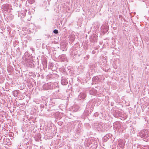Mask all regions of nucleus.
<instances>
[{"mask_svg": "<svg viewBox=\"0 0 149 149\" xmlns=\"http://www.w3.org/2000/svg\"><path fill=\"white\" fill-rule=\"evenodd\" d=\"M138 134L141 138L146 139L149 137V131L146 130H143L140 132Z\"/></svg>", "mask_w": 149, "mask_h": 149, "instance_id": "nucleus-1", "label": "nucleus"}, {"mask_svg": "<svg viewBox=\"0 0 149 149\" xmlns=\"http://www.w3.org/2000/svg\"><path fill=\"white\" fill-rule=\"evenodd\" d=\"M53 32L55 34H57L58 33V31L57 29L54 30Z\"/></svg>", "mask_w": 149, "mask_h": 149, "instance_id": "nucleus-16", "label": "nucleus"}, {"mask_svg": "<svg viewBox=\"0 0 149 149\" xmlns=\"http://www.w3.org/2000/svg\"><path fill=\"white\" fill-rule=\"evenodd\" d=\"M59 57L60 60L62 61H64L65 58V56L63 54L60 55Z\"/></svg>", "mask_w": 149, "mask_h": 149, "instance_id": "nucleus-11", "label": "nucleus"}, {"mask_svg": "<svg viewBox=\"0 0 149 149\" xmlns=\"http://www.w3.org/2000/svg\"><path fill=\"white\" fill-rule=\"evenodd\" d=\"M53 88V86L51 83L45 84L43 85L42 89L44 90H48Z\"/></svg>", "mask_w": 149, "mask_h": 149, "instance_id": "nucleus-2", "label": "nucleus"}, {"mask_svg": "<svg viewBox=\"0 0 149 149\" xmlns=\"http://www.w3.org/2000/svg\"><path fill=\"white\" fill-rule=\"evenodd\" d=\"M111 134H107L106 136H104V138L105 139L106 138H109L110 136H111Z\"/></svg>", "mask_w": 149, "mask_h": 149, "instance_id": "nucleus-15", "label": "nucleus"}, {"mask_svg": "<svg viewBox=\"0 0 149 149\" xmlns=\"http://www.w3.org/2000/svg\"><path fill=\"white\" fill-rule=\"evenodd\" d=\"M102 125V124L100 123H95L94 125L95 128V129L97 130V131H100L101 127Z\"/></svg>", "mask_w": 149, "mask_h": 149, "instance_id": "nucleus-4", "label": "nucleus"}, {"mask_svg": "<svg viewBox=\"0 0 149 149\" xmlns=\"http://www.w3.org/2000/svg\"><path fill=\"white\" fill-rule=\"evenodd\" d=\"M86 96V94L84 92H81L79 95V98L82 99H84Z\"/></svg>", "mask_w": 149, "mask_h": 149, "instance_id": "nucleus-6", "label": "nucleus"}, {"mask_svg": "<svg viewBox=\"0 0 149 149\" xmlns=\"http://www.w3.org/2000/svg\"><path fill=\"white\" fill-rule=\"evenodd\" d=\"M49 36H48V38H49Z\"/></svg>", "mask_w": 149, "mask_h": 149, "instance_id": "nucleus-18", "label": "nucleus"}, {"mask_svg": "<svg viewBox=\"0 0 149 149\" xmlns=\"http://www.w3.org/2000/svg\"><path fill=\"white\" fill-rule=\"evenodd\" d=\"M92 81L93 83L95 84L96 83L98 82L99 81L98 77L97 76L94 77L92 79Z\"/></svg>", "mask_w": 149, "mask_h": 149, "instance_id": "nucleus-7", "label": "nucleus"}, {"mask_svg": "<svg viewBox=\"0 0 149 149\" xmlns=\"http://www.w3.org/2000/svg\"><path fill=\"white\" fill-rule=\"evenodd\" d=\"M28 1L30 3L32 4L35 2V0H28Z\"/></svg>", "mask_w": 149, "mask_h": 149, "instance_id": "nucleus-14", "label": "nucleus"}, {"mask_svg": "<svg viewBox=\"0 0 149 149\" xmlns=\"http://www.w3.org/2000/svg\"><path fill=\"white\" fill-rule=\"evenodd\" d=\"M89 93L91 95H95L96 94V93L97 92V91L96 90L93 89L92 90H90L89 91Z\"/></svg>", "mask_w": 149, "mask_h": 149, "instance_id": "nucleus-9", "label": "nucleus"}, {"mask_svg": "<svg viewBox=\"0 0 149 149\" xmlns=\"http://www.w3.org/2000/svg\"><path fill=\"white\" fill-rule=\"evenodd\" d=\"M15 93L16 96H17L18 94L17 92V91H16L15 92Z\"/></svg>", "mask_w": 149, "mask_h": 149, "instance_id": "nucleus-17", "label": "nucleus"}, {"mask_svg": "<svg viewBox=\"0 0 149 149\" xmlns=\"http://www.w3.org/2000/svg\"><path fill=\"white\" fill-rule=\"evenodd\" d=\"M101 130H100V131H101L103 132H106V131L107 130L105 128V126L104 125L102 124V125L100 129Z\"/></svg>", "mask_w": 149, "mask_h": 149, "instance_id": "nucleus-10", "label": "nucleus"}, {"mask_svg": "<svg viewBox=\"0 0 149 149\" xmlns=\"http://www.w3.org/2000/svg\"><path fill=\"white\" fill-rule=\"evenodd\" d=\"M40 134L38 133L35 136V139L36 141H39L41 139Z\"/></svg>", "mask_w": 149, "mask_h": 149, "instance_id": "nucleus-8", "label": "nucleus"}, {"mask_svg": "<svg viewBox=\"0 0 149 149\" xmlns=\"http://www.w3.org/2000/svg\"><path fill=\"white\" fill-rule=\"evenodd\" d=\"M61 83L63 85H66L68 84V82L66 79L62 77L61 81Z\"/></svg>", "mask_w": 149, "mask_h": 149, "instance_id": "nucleus-5", "label": "nucleus"}, {"mask_svg": "<svg viewBox=\"0 0 149 149\" xmlns=\"http://www.w3.org/2000/svg\"><path fill=\"white\" fill-rule=\"evenodd\" d=\"M103 27L104 28V29L103 31L105 33L107 32L108 30V27H107V26H103L102 28Z\"/></svg>", "mask_w": 149, "mask_h": 149, "instance_id": "nucleus-13", "label": "nucleus"}, {"mask_svg": "<svg viewBox=\"0 0 149 149\" xmlns=\"http://www.w3.org/2000/svg\"><path fill=\"white\" fill-rule=\"evenodd\" d=\"M125 144V141L124 139H119L118 141V144L119 147L121 148H123Z\"/></svg>", "mask_w": 149, "mask_h": 149, "instance_id": "nucleus-3", "label": "nucleus"}, {"mask_svg": "<svg viewBox=\"0 0 149 149\" xmlns=\"http://www.w3.org/2000/svg\"><path fill=\"white\" fill-rule=\"evenodd\" d=\"M79 109V106H75L74 107L73 111L74 112L77 111Z\"/></svg>", "mask_w": 149, "mask_h": 149, "instance_id": "nucleus-12", "label": "nucleus"}]
</instances>
